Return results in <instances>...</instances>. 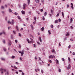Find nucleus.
<instances>
[{
    "mask_svg": "<svg viewBox=\"0 0 75 75\" xmlns=\"http://www.w3.org/2000/svg\"><path fill=\"white\" fill-rule=\"evenodd\" d=\"M26 6H27V5L26 4H25V3H24L23 5V8L24 10H25V7H26Z\"/></svg>",
    "mask_w": 75,
    "mask_h": 75,
    "instance_id": "nucleus-1",
    "label": "nucleus"
},
{
    "mask_svg": "<svg viewBox=\"0 0 75 75\" xmlns=\"http://www.w3.org/2000/svg\"><path fill=\"white\" fill-rule=\"evenodd\" d=\"M51 58H55V56L54 55H50L49 57V59H50Z\"/></svg>",
    "mask_w": 75,
    "mask_h": 75,
    "instance_id": "nucleus-2",
    "label": "nucleus"
},
{
    "mask_svg": "<svg viewBox=\"0 0 75 75\" xmlns=\"http://www.w3.org/2000/svg\"><path fill=\"white\" fill-rule=\"evenodd\" d=\"M10 24H12V25L14 24V20H12L11 23L10 22Z\"/></svg>",
    "mask_w": 75,
    "mask_h": 75,
    "instance_id": "nucleus-3",
    "label": "nucleus"
},
{
    "mask_svg": "<svg viewBox=\"0 0 75 75\" xmlns=\"http://www.w3.org/2000/svg\"><path fill=\"white\" fill-rule=\"evenodd\" d=\"M3 33L5 35L6 34V32H5L4 31H3L2 33H0V35H1Z\"/></svg>",
    "mask_w": 75,
    "mask_h": 75,
    "instance_id": "nucleus-4",
    "label": "nucleus"
},
{
    "mask_svg": "<svg viewBox=\"0 0 75 75\" xmlns=\"http://www.w3.org/2000/svg\"><path fill=\"white\" fill-rule=\"evenodd\" d=\"M5 75H9V71H7L5 73Z\"/></svg>",
    "mask_w": 75,
    "mask_h": 75,
    "instance_id": "nucleus-5",
    "label": "nucleus"
},
{
    "mask_svg": "<svg viewBox=\"0 0 75 75\" xmlns=\"http://www.w3.org/2000/svg\"><path fill=\"white\" fill-rule=\"evenodd\" d=\"M39 40L41 42H42V40H41V38L40 37L39 38Z\"/></svg>",
    "mask_w": 75,
    "mask_h": 75,
    "instance_id": "nucleus-6",
    "label": "nucleus"
},
{
    "mask_svg": "<svg viewBox=\"0 0 75 75\" xmlns=\"http://www.w3.org/2000/svg\"><path fill=\"white\" fill-rule=\"evenodd\" d=\"M70 67H71V65L69 64L67 67L68 69H70Z\"/></svg>",
    "mask_w": 75,
    "mask_h": 75,
    "instance_id": "nucleus-7",
    "label": "nucleus"
},
{
    "mask_svg": "<svg viewBox=\"0 0 75 75\" xmlns=\"http://www.w3.org/2000/svg\"><path fill=\"white\" fill-rule=\"evenodd\" d=\"M31 27L32 30H34V26L33 25H30Z\"/></svg>",
    "mask_w": 75,
    "mask_h": 75,
    "instance_id": "nucleus-8",
    "label": "nucleus"
},
{
    "mask_svg": "<svg viewBox=\"0 0 75 75\" xmlns=\"http://www.w3.org/2000/svg\"><path fill=\"white\" fill-rule=\"evenodd\" d=\"M35 1L37 3H39V2H40V0H35Z\"/></svg>",
    "mask_w": 75,
    "mask_h": 75,
    "instance_id": "nucleus-9",
    "label": "nucleus"
},
{
    "mask_svg": "<svg viewBox=\"0 0 75 75\" xmlns=\"http://www.w3.org/2000/svg\"><path fill=\"white\" fill-rule=\"evenodd\" d=\"M21 12H22V13L23 14H25V11H21Z\"/></svg>",
    "mask_w": 75,
    "mask_h": 75,
    "instance_id": "nucleus-10",
    "label": "nucleus"
},
{
    "mask_svg": "<svg viewBox=\"0 0 75 75\" xmlns=\"http://www.w3.org/2000/svg\"><path fill=\"white\" fill-rule=\"evenodd\" d=\"M28 4L30 5V0H28Z\"/></svg>",
    "mask_w": 75,
    "mask_h": 75,
    "instance_id": "nucleus-11",
    "label": "nucleus"
},
{
    "mask_svg": "<svg viewBox=\"0 0 75 75\" xmlns=\"http://www.w3.org/2000/svg\"><path fill=\"white\" fill-rule=\"evenodd\" d=\"M73 21V20H72V18H71L70 19V23H72Z\"/></svg>",
    "mask_w": 75,
    "mask_h": 75,
    "instance_id": "nucleus-12",
    "label": "nucleus"
},
{
    "mask_svg": "<svg viewBox=\"0 0 75 75\" xmlns=\"http://www.w3.org/2000/svg\"><path fill=\"white\" fill-rule=\"evenodd\" d=\"M58 23V20H56L55 22V23Z\"/></svg>",
    "mask_w": 75,
    "mask_h": 75,
    "instance_id": "nucleus-13",
    "label": "nucleus"
},
{
    "mask_svg": "<svg viewBox=\"0 0 75 75\" xmlns=\"http://www.w3.org/2000/svg\"><path fill=\"white\" fill-rule=\"evenodd\" d=\"M56 64H58V62H59V61H58V60L57 59H56Z\"/></svg>",
    "mask_w": 75,
    "mask_h": 75,
    "instance_id": "nucleus-14",
    "label": "nucleus"
},
{
    "mask_svg": "<svg viewBox=\"0 0 75 75\" xmlns=\"http://www.w3.org/2000/svg\"><path fill=\"white\" fill-rule=\"evenodd\" d=\"M11 58H12V59H14V58H15V56H12L11 57Z\"/></svg>",
    "mask_w": 75,
    "mask_h": 75,
    "instance_id": "nucleus-15",
    "label": "nucleus"
},
{
    "mask_svg": "<svg viewBox=\"0 0 75 75\" xmlns=\"http://www.w3.org/2000/svg\"><path fill=\"white\" fill-rule=\"evenodd\" d=\"M71 7L72 8H74V7H73V4H72V3H71Z\"/></svg>",
    "mask_w": 75,
    "mask_h": 75,
    "instance_id": "nucleus-16",
    "label": "nucleus"
},
{
    "mask_svg": "<svg viewBox=\"0 0 75 75\" xmlns=\"http://www.w3.org/2000/svg\"><path fill=\"white\" fill-rule=\"evenodd\" d=\"M47 13L45 12L44 13V16H47Z\"/></svg>",
    "mask_w": 75,
    "mask_h": 75,
    "instance_id": "nucleus-17",
    "label": "nucleus"
},
{
    "mask_svg": "<svg viewBox=\"0 0 75 75\" xmlns=\"http://www.w3.org/2000/svg\"><path fill=\"white\" fill-rule=\"evenodd\" d=\"M31 40L32 43H33L34 42V41L32 39H31Z\"/></svg>",
    "mask_w": 75,
    "mask_h": 75,
    "instance_id": "nucleus-18",
    "label": "nucleus"
},
{
    "mask_svg": "<svg viewBox=\"0 0 75 75\" xmlns=\"http://www.w3.org/2000/svg\"><path fill=\"white\" fill-rule=\"evenodd\" d=\"M27 41H28V43H30V40H29L28 39H26Z\"/></svg>",
    "mask_w": 75,
    "mask_h": 75,
    "instance_id": "nucleus-19",
    "label": "nucleus"
},
{
    "mask_svg": "<svg viewBox=\"0 0 75 75\" xmlns=\"http://www.w3.org/2000/svg\"><path fill=\"white\" fill-rule=\"evenodd\" d=\"M48 61L50 62V63H52V61H51V60H49Z\"/></svg>",
    "mask_w": 75,
    "mask_h": 75,
    "instance_id": "nucleus-20",
    "label": "nucleus"
},
{
    "mask_svg": "<svg viewBox=\"0 0 75 75\" xmlns=\"http://www.w3.org/2000/svg\"><path fill=\"white\" fill-rule=\"evenodd\" d=\"M13 67L15 68V69H17L18 68L17 67H16V66H14Z\"/></svg>",
    "mask_w": 75,
    "mask_h": 75,
    "instance_id": "nucleus-21",
    "label": "nucleus"
},
{
    "mask_svg": "<svg viewBox=\"0 0 75 75\" xmlns=\"http://www.w3.org/2000/svg\"><path fill=\"white\" fill-rule=\"evenodd\" d=\"M18 19H19V20H20V19H21V18H20V16H18Z\"/></svg>",
    "mask_w": 75,
    "mask_h": 75,
    "instance_id": "nucleus-22",
    "label": "nucleus"
},
{
    "mask_svg": "<svg viewBox=\"0 0 75 75\" xmlns=\"http://www.w3.org/2000/svg\"><path fill=\"white\" fill-rule=\"evenodd\" d=\"M34 19L35 20V21H37V20L36 19V17H35V16L34 18Z\"/></svg>",
    "mask_w": 75,
    "mask_h": 75,
    "instance_id": "nucleus-23",
    "label": "nucleus"
},
{
    "mask_svg": "<svg viewBox=\"0 0 75 75\" xmlns=\"http://www.w3.org/2000/svg\"><path fill=\"white\" fill-rule=\"evenodd\" d=\"M62 15L63 17L64 18V13H63V12H62Z\"/></svg>",
    "mask_w": 75,
    "mask_h": 75,
    "instance_id": "nucleus-24",
    "label": "nucleus"
},
{
    "mask_svg": "<svg viewBox=\"0 0 75 75\" xmlns=\"http://www.w3.org/2000/svg\"><path fill=\"white\" fill-rule=\"evenodd\" d=\"M51 28H53V25H51L50 26Z\"/></svg>",
    "mask_w": 75,
    "mask_h": 75,
    "instance_id": "nucleus-25",
    "label": "nucleus"
},
{
    "mask_svg": "<svg viewBox=\"0 0 75 75\" xmlns=\"http://www.w3.org/2000/svg\"><path fill=\"white\" fill-rule=\"evenodd\" d=\"M52 52H55V50L54 49H52Z\"/></svg>",
    "mask_w": 75,
    "mask_h": 75,
    "instance_id": "nucleus-26",
    "label": "nucleus"
},
{
    "mask_svg": "<svg viewBox=\"0 0 75 75\" xmlns=\"http://www.w3.org/2000/svg\"><path fill=\"white\" fill-rule=\"evenodd\" d=\"M16 28L17 30L18 31V30H19L18 29V26H16Z\"/></svg>",
    "mask_w": 75,
    "mask_h": 75,
    "instance_id": "nucleus-27",
    "label": "nucleus"
},
{
    "mask_svg": "<svg viewBox=\"0 0 75 75\" xmlns=\"http://www.w3.org/2000/svg\"><path fill=\"white\" fill-rule=\"evenodd\" d=\"M16 28L17 30L18 31V30H19L18 29V26H16Z\"/></svg>",
    "mask_w": 75,
    "mask_h": 75,
    "instance_id": "nucleus-28",
    "label": "nucleus"
},
{
    "mask_svg": "<svg viewBox=\"0 0 75 75\" xmlns=\"http://www.w3.org/2000/svg\"><path fill=\"white\" fill-rule=\"evenodd\" d=\"M3 50L4 51H6V49L5 48H3Z\"/></svg>",
    "mask_w": 75,
    "mask_h": 75,
    "instance_id": "nucleus-29",
    "label": "nucleus"
},
{
    "mask_svg": "<svg viewBox=\"0 0 75 75\" xmlns=\"http://www.w3.org/2000/svg\"><path fill=\"white\" fill-rule=\"evenodd\" d=\"M24 52H22V53H21V56H23V55H24Z\"/></svg>",
    "mask_w": 75,
    "mask_h": 75,
    "instance_id": "nucleus-30",
    "label": "nucleus"
},
{
    "mask_svg": "<svg viewBox=\"0 0 75 75\" xmlns=\"http://www.w3.org/2000/svg\"><path fill=\"white\" fill-rule=\"evenodd\" d=\"M48 33L50 35L51 34V31L50 30H48Z\"/></svg>",
    "mask_w": 75,
    "mask_h": 75,
    "instance_id": "nucleus-31",
    "label": "nucleus"
},
{
    "mask_svg": "<svg viewBox=\"0 0 75 75\" xmlns=\"http://www.w3.org/2000/svg\"><path fill=\"white\" fill-rule=\"evenodd\" d=\"M41 31H44V27H42L41 28Z\"/></svg>",
    "mask_w": 75,
    "mask_h": 75,
    "instance_id": "nucleus-32",
    "label": "nucleus"
},
{
    "mask_svg": "<svg viewBox=\"0 0 75 75\" xmlns=\"http://www.w3.org/2000/svg\"><path fill=\"white\" fill-rule=\"evenodd\" d=\"M59 13H58L56 16L57 17H58V16H59Z\"/></svg>",
    "mask_w": 75,
    "mask_h": 75,
    "instance_id": "nucleus-33",
    "label": "nucleus"
},
{
    "mask_svg": "<svg viewBox=\"0 0 75 75\" xmlns=\"http://www.w3.org/2000/svg\"><path fill=\"white\" fill-rule=\"evenodd\" d=\"M9 11H10V12H12V11L11 10V9L10 8L9 9Z\"/></svg>",
    "mask_w": 75,
    "mask_h": 75,
    "instance_id": "nucleus-34",
    "label": "nucleus"
},
{
    "mask_svg": "<svg viewBox=\"0 0 75 75\" xmlns=\"http://www.w3.org/2000/svg\"><path fill=\"white\" fill-rule=\"evenodd\" d=\"M1 9H3L4 8V7L2 6H1Z\"/></svg>",
    "mask_w": 75,
    "mask_h": 75,
    "instance_id": "nucleus-35",
    "label": "nucleus"
},
{
    "mask_svg": "<svg viewBox=\"0 0 75 75\" xmlns=\"http://www.w3.org/2000/svg\"><path fill=\"white\" fill-rule=\"evenodd\" d=\"M42 19H43V20H45V18H44V16H42Z\"/></svg>",
    "mask_w": 75,
    "mask_h": 75,
    "instance_id": "nucleus-36",
    "label": "nucleus"
},
{
    "mask_svg": "<svg viewBox=\"0 0 75 75\" xmlns=\"http://www.w3.org/2000/svg\"><path fill=\"white\" fill-rule=\"evenodd\" d=\"M71 47V45H69L68 47L69 48H70V47Z\"/></svg>",
    "mask_w": 75,
    "mask_h": 75,
    "instance_id": "nucleus-37",
    "label": "nucleus"
},
{
    "mask_svg": "<svg viewBox=\"0 0 75 75\" xmlns=\"http://www.w3.org/2000/svg\"><path fill=\"white\" fill-rule=\"evenodd\" d=\"M1 59L3 61H4V60H5V59H4V58H1Z\"/></svg>",
    "mask_w": 75,
    "mask_h": 75,
    "instance_id": "nucleus-38",
    "label": "nucleus"
},
{
    "mask_svg": "<svg viewBox=\"0 0 75 75\" xmlns=\"http://www.w3.org/2000/svg\"><path fill=\"white\" fill-rule=\"evenodd\" d=\"M54 12V11L52 10H51V12L52 13H53V12Z\"/></svg>",
    "mask_w": 75,
    "mask_h": 75,
    "instance_id": "nucleus-39",
    "label": "nucleus"
},
{
    "mask_svg": "<svg viewBox=\"0 0 75 75\" xmlns=\"http://www.w3.org/2000/svg\"><path fill=\"white\" fill-rule=\"evenodd\" d=\"M59 72H61V69H59Z\"/></svg>",
    "mask_w": 75,
    "mask_h": 75,
    "instance_id": "nucleus-40",
    "label": "nucleus"
},
{
    "mask_svg": "<svg viewBox=\"0 0 75 75\" xmlns=\"http://www.w3.org/2000/svg\"><path fill=\"white\" fill-rule=\"evenodd\" d=\"M38 59V58H37V57H35V59Z\"/></svg>",
    "mask_w": 75,
    "mask_h": 75,
    "instance_id": "nucleus-41",
    "label": "nucleus"
},
{
    "mask_svg": "<svg viewBox=\"0 0 75 75\" xmlns=\"http://www.w3.org/2000/svg\"><path fill=\"white\" fill-rule=\"evenodd\" d=\"M68 59L69 61H71V59H70V58H69V57H68Z\"/></svg>",
    "mask_w": 75,
    "mask_h": 75,
    "instance_id": "nucleus-42",
    "label": "nucleus"
},
{
    "mask_svg": "<svg viewBox=\"0 0 75 75\" xmlns=\"http://www.w3.org/2000/svg\"><path fill=\"white\" fill-rule=\"evenodd\" d=\"M61 19L59 18V22H61Z\"/></svg>",
    "mask_w": 75,
    "mask_h": 75,
    "instance_id": "nucleus-43",
    "label": "nucleus"
},
{
    "mask_svg": "<svg viewBox=\"0 0 75 75\" xmlns=\"http://www.w3.org/2000/svg\"><path fill=\"white\" fill-rule=\"evenodd\" d=\"M3 43H4V44H5V40H3Z\"/></svg>",
    "mask_w": 75,
    "mask_h": 75,
    "instance_id": "nucleus-44",
    "label": "nucleus"
},
{
    "mask_svg": "<svg viewBox=\"0 0 75 75\" xmlns=\"http://www.w3.org/2000/svg\"><path fill=\"white\" fill-rule=\"evenodd\" d=\"M40 11L41 12H42V11H43V9H42L40 10Z\"/></svg>",
    "mask_w": 75,
    "mask_h": 75,
    "instance_id": "nucleus-45",
    "label": "nucleus"
},
{
    "mask_svg": "<svg viewBox=\"0 0 75 75\" xmlns=\"http://www.w3.org/2000/svg\"><path fill=\"white\" fill-rule=\"evenodd\" d=\"M67 7H69V4H67Z\"/></svg>",
    "mask_w": 75,
    "mask_h": 75,
    "instance_id": "nucleus-46",
    "label": "nucleus"
},
{
    "mask_svg": "<svg viewBox=\"0 0 75 75\" xmlns=\"http://www.w3.org/2000/svg\"><path fill=\"white\" fill-rule=\"evenodd\" d=\"M19 47L20 48H21V45L20 44H19Z\"/></svg>",
    "mask_w": 75,
    "mask_h": 75,
    "instance_id": "nucleus-47",
    "label": "nucleus"
},
{
    "mask_svg": "<svg viewBox=\"0 0 75 75\" xmlns=\"http://www.w3.org/2000/svg\"><path fill=\"white\" fill-rule=\"evenodd\" d=\"M42 3L43 4H44V0H42Z\"/></svg>",
    "mask_w": 75,
    "mask_h": 75,
    "instance_id": "nucleus-48",
    "label": "nucleus"
},
{
    "mask_svg": "<svg viewBox=\"0 0 75 75\" xmlns=\"http://www.w3.org/2000/svg\"><path fill=\"white\" fill-rule=\"evenodd\" d=\"M66 36H68L69 35V34L68 33H67V34H66Z\"/></svg>",
    "mask_w": 75,
    "mask_h": 75,
    "instance_id": "nucleus-49",
    "label": "nucleus"
},
{
    "mask_svg": "<svg viewBox=\"0 0 75 75\" xmlns=\"http://www.w3.org/2000/svg\"><path fill=\"white\" fill-rule=\"evenodd\" d=\"M15 15H17L18 14V13H17L16 12H15Z\"/></svg>",
    "mask_w": 75,
    "mask_h": 75,
    "instance_id": "nucleus-50",
    "label": "nucleus"
},
{
    "mask_svg": "<svg viewBox=\"0 0 75 75\" xmlns=\"http://www.w3.org/2000/svg\"><path fill=\"white\" fill-rule=\"evenodd\" d=\"M18 34H19V36L20 37H21V34L20 33H19Z\"/></svg>",
    "mask_w": 75,
    "mask_h": 75,
    "instance_id": "nucleus-51",
    "label": "nucleus"
},
{
    "mask_svg": "<svg viewBox=\"0 0 75 75\" xmlns=\"http://www.w3.org/2000/svg\"><path fill=\"white\" fill-rule=\"evenodd\" d=\"M39 59L40 61H41V59L40 57H39Z\"/></svg>",
    "mask_w": 75,
    "mask_h": 75,
    "instance_id": "nucleus-52",
    "label": "nucleus"
},
{
    "mask_svg": "<svg viewBox=\"0 0 75 75\" xmlns=\"http://www.w3.org/2000/svg\"><path fill=\"white\" fill-rule=\"evenodd\" d=\"M15 42H16V43H17L18 41L17 40H15Z\"/></svg>",
    "mask_w": 75,
    "mask_h": 75,
    "instance_id": "nucleus-53",
    "label": "nucleus"
},
{
    "mask_svg": "<svg viewBox=\"0 0 75 75\" xmlns=\"http://www.w3.org/2000/svg\"><path fill=\"white\" fill-rule=\"evenodd\" d=\"M13 34H16V31L14 30L13 31Z\"/></svg>",
    "mask_w": 75,
    "mask_h": 75,
    "instance_id": "nucleus-54",
    "label": "nucleus"
},
{
    "mask_svg": "<svg viewBox=\"0 0 75 75\" xmlns=\"http://www.w3.org/2000/svg\"><path fill=\"white\" fill-rule=\"evenodd\" d=\"M3 70L4 71V72H6V70L5 69H3Z\"/></svg>",
    "mask_w": 75,
    "mask_h": 75,
    "instance_id": "nucleus-55",
    "label": "nucleus"
},
{
    "mask_svg": "<svg viewBox=\"0 0 75 75\" xmlns=\"http://www.w3.org/2000/svg\"><path fill=\"white\" fill-rule=\"evenodd\" d=\"M18 52H19V53H20V54H21L22 52H21L20 51H18Z\"/></svg>",
    "mask_w": 75,
    "mask_h": 75,
    "instance_id": "nucleus-56",
    "label": "nucleus"
},
{
    "mask_svg": "<svg viewBox=\"0 0 75 75\" xmlns=\"http://www.w3.org/2000/svg\"><path fill=\"white\" fill-rule=\"evenodd\" d=\"M37 43L38 44H39V45H40V42H37Z\"/></svg>",
    "mask_w": 75,
    "mask_h": 75,
    "instance_id": "nucleus-57",
    "label": "nucleus"
},
{
    "mask_svg": "<svg viewBox=\"0 0 75 75\" xmlns=\"http://www.w3.org/2000/svg\"><path fill=\"white\" fill-rule=\"evenodd\" d=\"M49 16H50V17H52V15L51 13L49 14Z\"/></svg>",
    "mask_w": 75,
    "mask_h": 75,
    "instance_id": "nucleus-58",
    "label": "nucleus"
},
{
    "mask_svg": "<svg viewBox=\"0 0 75 75\" xmlns=\"http://www.w3.org/2000/svg\"><path fill=\"white\" fill-rule=\"evenodd\" d=\"M62 61H65V59L64 58L62 59Z\"/></svg>",
    "mask_w": 75,
    "mask_h": 75,
    "instance_id": "nucleus-59",
    "label": "nucleus"
},
{
    "mask_svg": "<svg viewBox=\"0 0 75 75\" xmlns=\"http://www.w3.org/2000/svg\"><path fill=\"white\" fill-rule=\"evenodd\" d=\"M73 55H75V52H73Z\"/></svg>",
    "mask_w": 75,
    "mask_h": 75,
    "instance_id": "nucleus-60",
    "label": "nucleus"
},
{
    "mask_svg": "<svg viewBox=\"0 0 75 75\" xmlns=\"http://www.w3.org/2000/svg\"><path fill=\"white\" fill-rule=\"evenodd\" d=\"M41 72H42V73H43V72H44V71L42 70H41Z\"/></svg>",
    "mask_w": 75,
    "mask_h": 75,
    "instance_id": "nucleus-61",
    "label": "nucleus"
},
{
    "mask_svg": "<svg viewBox=\"0 0 75 75\" xmlns=\"http://www.w3.org/2000/svg\"><path fill=\"white\" fill-rule=\"evenodd\" d=\"M10 23V20L8 21V23Z\"/></svg>",
    "mask_w": 75,
    "mask_h": 75,
    "instance_id": "nucleus-62",
    "label": "nucleus"
},
{
    "mask_svg": "<svg viewBox=\"0 0 75 75\" xmlns=\"http://www.w3.org/2000/svg\"><path fill=\"white\" fill-rule=\"evenodd\" d=\"M3 69H2V68L0 69V71H3Z\"/></svg>",
    "mask_w": 75,
    "mask_h": 75,
    "instance_id": "nucleus-63",
    "label": "nucleus"
},
{
    "mask_svg": "<svg viewBox=\"0 0 75 75\" xmlns=\"http://www.w3.org/2000/svg\"><path fill=\"white\" fill-rule=\"evenodd\" d=\"M22 75H24V73L22 72Z\"/></svg>",
    "mask_w": 75,
    "mask_h": 75,
    "instance_id": "nucleus-64",
    "label": "nucleus"
}]
</instances>
